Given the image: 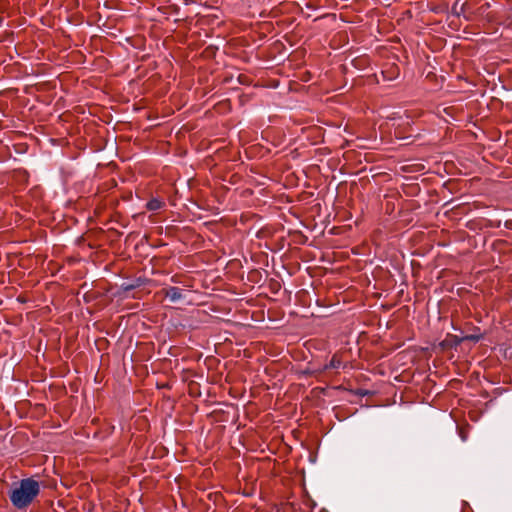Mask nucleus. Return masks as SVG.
Returning <instances> with one entry per match:
<instances>
[{"label":"nucleus","instance_id":"obj_3","mask_svg":"<svg viewBox=\"0 0 512 512\" xmlns=\"http://www.w3.org/2000/svg\"><path fill=\"white\" fill-rule=\"evenodd\" d=\"M163 205H164V202H162L159 199L154 198L147 202L146 207L150 211H156V210L161 209L163 207Z\"/></svg>","mask_w":512,"mask_h":512},{"label":"nucleus","instance_id":"obj_2","mask_svg":"<svg viewBox=\"0 0 512 512\" xmlns=\"http://www.w3.org/2000/svg\"><path fill=\"white\" fill-rule=\"evenodd\" d=\"M164 296L171 302H177L182 299V290L178 287H169L162 290Z\"/></svg>","mask_w":512,"mask_h":512},{"label":"nucleus","instance_id":"obj_4","mask_svg":"<svg viewBox=\"0 0 512 512\" xmlns=\"http://www.w3.org/2000/svg\"><path fill=\"white\" fill-rule=\"evenodd\" d=\"M340 365H341L340 361L337 360L335 357H333L331 362H330V367H332V368H339Z\"/></svg>","mask_w":512,"mask_h":512},{"label":"nucleus","instance_id":"obj_1","mask_svg":"<svg viewBox=\"0 0 512 512\" xmlns=\"http://www.w3.org/2000/svg\"><path fill=\"white\" fill-rule=\"evenodd\" d=\"M40 492V484L32 478L22 479L9 494L12 504L18 509L29 506Z\"/></svg>","mask_w":512,"mask_h":512},{"label":"nucleus","instance_id":"obj_5","mask_svg":"<svg viewBox=\"0 0 512 512\" xmlns=\"http://www.w3.org/2000/svg\"><path fill=\"white\" fill-rule=\"evenodd\" d=\"M481 337L479 335H467L464 337L465 340L478 341Z\"/></svg>","mask_w":512,"mask_h":512}]
</instances>
